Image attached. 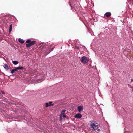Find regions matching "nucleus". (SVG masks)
Wrapping results in <instances>:
<instances>
[{"label": "nucleus", "mask_w": 133, "mask_h": 133, "mask_svg": "<svg viewBox=\"0 0 133 133\" xmlns=\"http://www.w3.org/2000/svg\"><path fill=\"white\" fill-rule=\"evenodd\" d=\"M131 82H132L133 81V79H131Z\"/></svg>", "instance_id": "19"}, {"label": "nucleus", "mask_w": 133, "mask_h": 133, "mask_svg": "<svg viewBox=\"0 0 133 133\" xmlns=\"http://www.w3.org/2000/svg\"><path fill=\"white\" fill-rule=\"evenodd\" d=\"M133 1V0H132Z\"/></svg>", "instance_id": "22"}, {"label": "nucleus", "mask_w": 133, "mask_h": 133, "mask_svg": "<svg viewBox=\"0 0 133 133\" xmlns=\"http://www.w3.org/2000/svg\"><path fill=\"white\" fill-rule=\"evenodd\" d=\"M11 72L12 74H13L14 72V70L12 69Z\"/></svg>", "instance_id": "17"}, {"label": "nucleus", "mask_w": 133, "mask_h": 133, "mask_svg": "<svg viewBox=\"0 0 133 133\" xmlns=\"http://www.w3.org/2000/svg\"><path fill=\"white\" fill-rule=\"evenodd\" d=\"M12 24H11L10 25L9 29V33H10V32H11L12 31Z\"/></svg>", "instance_id": "9"}, {"label": "nucleus", "mask_w": 133, "mask_h": 133, "mask_svg": "<svg viewBox=\"0 0 133 133\" xmlns=\"http://www.w3.org/2000/svg\"><path fill=\"white\" fill-rule=\"evenodd\" d=\"M13 63L14 65H16L18 64V62L16 61H14L12 62Z\"/></svg>", "instance_id": "12"}, {"label": "nucleus", "mask_w": 133, "mask_h": 133, "mask_svg": "<svg viewBox=\"0 0 133 133\" xmlns=\"http://www.w3.org/2000/svg\"><path fill=\"white\" fill-rule=\"evenodd\" d=\"M96 124H98L97 123H96Z\"/></svg>", "instance_id": "21"}, {"label": "nucleus", "mask_w": 133, "mask_h": 133, "mask_svg": "<svg viewBox=\"0 0 133 133\" xmlns=\"http://www.w3.org/2000/svg\"><path fill=\"white\" fill-rule=\"evenodd\" d=\"M65 110H62L61 114L60 115V116L61 117H66V116L64 115V113L65 112Z\"/></svg>", "instance_id": "4"}, {"label": "nucleus", "mask_w": 133, "mask_h": 133, "mask_svg": "<svg viewBox=\"0 0 133 133\" xmlns=\"http://www.w3.org/2000/svg\"><path fill=\"white\" fill-rule=\"evenodd\" d=\"M77 109L79 112H81L83 110V107L82 106H79L77 107Z\"/></svg>", "instance_id": "5"}, {"label": "nucleus", "mask_w": 133, "mask_h": 133, "mask_svg": "<svg viewBox=\"0 0 133 133\" xmlns=\"http://www.w3.org/2000/svg\"><path fill=\"white\" fill-rule=\"evenodd\" d=\"M26 46L28 48V47H30L31 46V45H30V44L29 43L28 44H27L26 45Z\"/></svg>", "instance_id": "13"}, {"label": "nucleus", "mask_w": 133, "mask_h": 133, "mask_svg": "<svg viewBox=\"0 0 133 133\" xmlns=\"http://www.w3.org/2000/svg\"><path fill=\"white\" fill-rule=\"evenodd\" d=\"M90 126L96 132H99L100 131V129H98V125H97L95 123H92V122L91 123Z\"/></svg>", "instance_id": "1"}, {"label": "nucleus", "mask_w": 133, "mask_h": 133, "mask_svg": "<svg viewBox=\"0 0 133 133\" xmlns=\"http://www.w3.org/2000/svg\"><path fill=\"white\" fill-rule=\"evenodd\" d=\"M82 115L81 114L79 113H77L74 116V117L77 119H79L81 118Z\"/></svg>", "instance_id": "3"}, {"label": "nucleus", "mask_w": 133, "mask_h": 133, "mask_svg": "<svg viewBox=\"0 0 133 133\" xmlns=\"http://www.w3.org/2000/svg\"><path fill=\"white\" fill-rule=\"evenodd\" d=\"M4 67L5 69L7 70L9 69L8 66L7 64H5L4 66Z\"/></svg>", "instance_id": "11"}, {"label": "nucleus", "mask_w": 133, "mask_h": 133, "mask_svg": "<svg viewBox=\"0 0 133 133\" xmlns=\"http://www.w3.org/2000/svg\"><path fill=\"white\" fill-rule=\"evenodd\" d=\"M18 41L19 42H20L21 43H23L24 42V41L23 40L19 38L18 39Z\"/></svg>", "instance_id": "10"}, {"label": "nucleus", "mask_w": 133, "mask_h": 133, "mask_svg": "<svg viewBox=\"0 0 133 133\" xmlns=\"http://www.w3.org/2000/svg\"><path fill=\"white\" fill-rule=\"evenodd\" d=\"M36 42L35 41H31L29 43L30 45H31V46L33 45Z\"/></svg>", "instance_id": "7"}, {"label": "nucleus", "mask_w": 133, "mask_h": 133, "mask_svg": "<svg viewBox=\"0 0 133 133\" xmlns=\"http://www.w3.org/2000/svg\"><path fill=\"white\" fill-rule=\"evenodd\" d=\"M31 41L30 39H28L26 41V43H29Z\"/></svg>", "instance_id": "15"}, {"label": "nucleus", "mask_w": 133, "mask_h": 133, "mask_svg": "<svg viewBox=\"0 0 133 133\" xmlns=\"http://www.w3.org/2000/svg\"><path fill=\"white\" fill-rule=\"evenodd\" d=\"M48 106H49V103H46V107H48Z\"/></svg>", "instance_id": "16"}, {"label": "nucleus", "mask_w": 133, "mask_h": 133, "mask_svg": "<svg viewBox=\"0 0 133 133\" xmlns=\"http://www.w3.org/2000/svg\"><path fill=\"white\" fill-rule=\"evenodd\" d=\"M89 60V58L85 56L82 57L81 59V62L83 64H85L88 63Z\"/></svg>", "instance_id": "2"}, {"label": "nucleus", "mask_w": 133, "mask_h": 133, "mask_svg": "<svg viewBox=\"0 0 133 133\" xmlns=\"http://www.w3.org/2000/svg\"><path fill=\"white\" fill-rule=\"evenodd\" d=\"M50 52H49V53H50ZM48 53H48V54H48Z\"/></svg>", "instance_id": "20"}, {"label": "nucleus", "mask_w": 133, "mask_h": 133, "mask_svg": "<svg viewBox=\"0 0 133 133\" xmlns=\"http://www.w3.org/2000/svg\"><path fill=\"white\" fill-rule=\"evenodd\" d=\"M131 88H132V91L133 92V87H131Z\"/></svg>", "instance_id": "18"}, {"label": "nucleus", "mask_w": 133, "mask_h": 133, "mask_svg": "<svg viewBox=\"0 0 133 133\" xmlns=\"http://www.w3.org/2000/svg\"><path fill=\"white\" fill-rule=\"evenodd\" d=\"M105 15L107 17H108L111 15V14L110 12H107L105 14Z\"/></svg>", "instance_id": "8"}, {"label": "nucleus", "mask_w": 133, "mask_h": 133, "mask_svg": "<svg viewBox=\"0 0 133 133\" xmlns=\"http://www.w3.org/2000/svg\"><path fill=\"white\" fill-rule=\"evenodd\" d=\"M24 69V68L23 67L19 66L16 68L15 69H13L15 71H16L17 70L19 69Z\"/></svg>", "instance_id": "6"}, {"label": "nucleus", "mask_w": 133, "mask_h": 133, "mask_svg": "<svg viewBox=\"0 0 133 133\" xmlns=\"http://www.w3.org/2000/svg\"><path fill=\"white\" fill-rule=\"evenodd\" d=\"M51 103H52V102H49V106H52L54 104H52Z\"/></svg>", "instance_id": "14"}]
</instances>
